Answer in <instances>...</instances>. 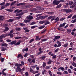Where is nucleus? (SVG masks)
<instances>
[{
  "label": "nucleus",
  "mask_w": 76,
  "mask_h": 76,
  "mask_svg": "<svg viewBox=\"0 0 76 76\" xmlns=\"http://www.w3.org/2000/svg\"><path fill=\"white\" fill-rule=\"evenodd\" d=\"M56 18V16L55 15L50 16L48 18L47 20H49L51 19L50 21L52 22L54 20H55V18Z\"/></svg>",
  "instance_id": "nucleus-1"
},
{
  "label": "nucleus",
  "mask_w": 76,
  "mask_h": 76,
  "mask_svg": "<svg viewBox=\"0 0 76 76\" xmlns=\"http://www.w3.org/2000/svg\"><path fill=\"white\" fill-rule=\"evenodd\" d=\"M60 3V1H57V0H55L53 1V4L54 6L56 5H58Z\"/></svg>",
  "instance_id": "nucleus-2"
},
{
  "label": "nucleus",
  "mask_w": 76,
  "mask_h": 76,
  "mask_svg": "<svg viewBox=\"0 0 76 76\" xmlns=\"http://www.w3.org/2000/svg\"><path fill=\"white\" fill-rule=\"evenodd\" d=\"M64 12H66V13H70L72 12V10L71 9H64Z\"/></svg>",
  "instance_id": "nucleus-3"
},
{
  "label": "nucleus",
  "mask_w": 76,
  "mask_h": 76,
  "mask_svg": "<svg viewBox=\"0 0 76 76\" xmlns=\"http://www.w3.org/2000/svg\"><path fill=\"white\" fill-rule=\"evenodd\" d=\"M35 37V40H36V41H38L37 40H41V38H44V37H42L39 38V36H36Z\"/></svg>",
  "instance_id": "nucleus-4"
},
{
  "label": "nucleus",
  "mask_w": 76,
  "mask_h": 76,
  "mask_svg": "<svg viewBox=\"0 0 76 76\" xmlns=\"http://www.w3.org/2000/svg\"><path fill=\"white\" fill-rule=\"evenodd\" d=\"M60 36H57L55 37V38L53 39V41H57L58 39H60Z\"/></svg>",
  "instance_id": "nucleus-5"
},
{
  "label": "nucleus",
  "mask_w": 76,
  "mask_h": 76,
  "mask_svg": "<svg viewBox=\"0 0 76 76\" xmlns=\"http://www.w3.org/2000/svg\"><path fill=\"white\" fill-rule=\"evenodd\" d=\"M16 42H17L16 40H14L9 43V44L10 45H13V44H15L16 43Z\"/></svg>",
  "instance_id": "nucleus-6"
},
{
  "label": "nucleus",
  "mask_w": 76,
  "mask_h": 76,
  "mask_svg": "<svg viewBox=\"0 0 76 76\" xmlns=\"http://www.w3.org/2000/svg\"><path fill=\"white\" fill-rule=\"evenodd\" d=\"M47 39H41V40L39 42H40V43L42 44V42L46 41H47Z\"/></svg>",
  "instance_id": "nucleus-7"
},
{
  "label": "nucleus",
  "mask_w": 76,
  "mask_h": 76,
  "mask_svg": "<svg viewBox=\"0 0 76 76\" xmlns=\"http://www.w3.org/2000/svg\"><path fill=\"white\" fill-rule=\"evenodd\" d=\"M37 10H44V8L42 7H37Z\"/></svg>",
  "instance_id": "nucleus-8"
},
{
  "label": "nucleus",
  "mask_w": 76,
  "mask_h": 76,
  "mask_svg": "<svg viewBox=\"0 0 76 76\" xmlns=\"http://www.w3.org/2000/svg\"><path fill=\"white\" fill-rule=\"evenodd\" d=\"M23 29L26 32H29V30L28 29V28H27V27H23Z\"/></svg>",
  "instance_id": "nucleus-9"
},
{
  "label": "nucleus",
  "mask_w": 76,
  "mask_h": 76,
  "mask_svg": "<svg viewBox=\"0 0 76 76\" xmlns=\"http://www.w3.org/2000/svg\"><path fill=\"white\" fill-rule=\"evenodd\" d=\"M66 24V23H64L62 24H60L59 25V28H61L62 27L64 26Z\"/></svg>",
  "instance_id": "nucleus-10"
},
{
  "label": "nucleus",
  "mask_w": 76,
  "mask_h": 76,
  "mask_svg": "<svg viewBox=\"0 0 76 76\" xmlns=\"http://www.w3.org/2000/svg\"><path fill=\"white\" fill-rule=\"evenodd\" d=\"M27 19H29V20H31V19H32L33 18V17H32V15H29L27 16Z\"/></svg>",
  "instance_id": "nucleus-11"
},
{
  "label": "nucleus",
  "mask_w": 76,
  "mask_h": 76,
  "mask_svg": "<svg viewBox=\"0 0 76 76\" xmlns=\"http://www.w3.org/2000/svg\"><path fill=\"white\" fill-rule=\"evenodd\" d=\"M15 66L17 67V68H18L19 67H20V66H22V64H15Z\"/></svg>",
  "instance_id": "nucleus-12"
},
{
  "label": "nucleus",
  "mask_w": 76,
  "mask_h": 76,
  "mask_svg": "<svg viewBox=\"0 0 76 76\" xmlns=\"http://www.w3.org/2000/svg\"><path fill=\"white\" fill-rule=\"evenodd\" d=\"M48 16V15H46L44 16H41V18L42 19H45L47 18Z\"/></svg>",
  "instance_id": "nucleus-13"
},
{
  "label": "nucleus",
  "mask_w": 76,
  "mask_h": 76,
  "mask_svg": "<svg viewBox=\"0 0 76 76\" xmlns=\"http://www.w3.org/2000/svg\"><path fill=\"white\" fill-rule=\"evenodd\" d=\"M24 14V12H21L20 13V14H16V16H22Z\"/></svg>",
  "instance_id": "nucleus-14"
},
{
  "label": "nucleus",
  "mask_w": 76,
  "mask_h": 76,
  "mask_svg": "<svg viewBox=\"0 0 76 76\" xmlns=\"http://www.w3.org/2000/svg\"><path fill=\"white\" fill-rule=\"evenodd\" d=\"M5 29L4 30L3 32H6V31H7L9 30V28L8 27H5Z\"/></svg>",
  "instance_id": "nucleus-15"
},
{
  "label": "nucleus",
  "mask_w": 76,
  "mask_h": 76,
  "mask_svg": "<svg viewBox=\"0 0 76 76\" xmlns=\"http://www.w3.org/2000/svg\"><path fill=\"white\" fill-rule=\"evenodd\" d=\"M67 31L68 34H70V33H71V32H72V29L70 28L67 29Z\"/></svg>",
  "instance_id": "nucleus-16"
},
{
  "label": "nucleus",
  "mask_w": 76,
  "mask_h": 76,
  "mask_svg": "<svg viewBox=\"0 0 76 76\" xmlns=\"http://www.w3.org/2000/svg\"><path fill=\"white\" fill-rule=\"evenodd\" d=\"M45 26H41L39 27L38 28L39 29H43V28H45Z\"/></svg>",
  "instance_id": "nucleus-17"
},
{
  "label": "nucleus",
  "mask_w": 76,
  "mask_h": 76,
  "mask_svg": "<svg viewBox=\"0 0 76 76\" xmlns=\"http://www.w3.org/2000/svg\"><path fill=\"white\" fill-rule=\"evenodd\" d=\"M2 46H4L6 47H7V46L8 45V44L7 43H2L1 44Z\"/></svg>",
  "instance_id": "nucleus-18"
},
{
  "label": "nucleus",
  "mask_w": 76,
  "mask_h": 76,
  "mask_svg": "<svg viewBox=\"0 0 76 76\" xmlns=\"http://www.w3.org/2000/svg\"><path fill=\"white\" fill-rule=\"evenodd\" d=\"M25 3H20L19 4H18L17 5V6H21V5H25Z\"/></svg>",
  "instance_id": "nucleus-19"
},
{
  "label": "nucleus",
  "mask_w": 76,
  "mask_h": 76,
  "mask_svg": "<svg viewBox=\"0 0 76 76\" xmlns=\"http://www.w3.org/2000/svg\"><path fill=\"white\" fill-rule=\"evenodd\" d=\"M71 23H75L76 22V18L74 19L73 20H72L71 22Z\"/></svg>",
  "instance_id": "nucleus-20"
},
{
  "label": "nucleus",
  "mask_w": 76,
  "mask_h": 76,
  "mask_svg": "<svg viewBox=\"0 0 76 76\" xmlns=\"http://www.w3.org/2000/svg\"><path fill=\"white\" fill-rule=\"evenodd\" d=\"M17 1H14L12 3L10 4V6H12L13 5H14V4H15V3H16Z\"/></svg>",
  "instance_id": "nucleus-21"
},
{
  "label": "nucleus",
  "mask_w": 76,
  "mask_h": 76,
  "mask_svg": "<svg viewBox=\"0 0 76 76\" xmlns=\"http://www.w3.org/2000/svg\"><path fill=\"white\" fill-rule=\"evenodd\" d=\"M61 7V4H59L57 5V6L56 7V9H59V8H60Z\"/></svg>",
  "instance_id": "nucleus-22"
},
{
  "label": "nucleus",
  "mask_w": 76,
  "mask_h": 76,
  "mask_svg": "<svg viewBox=\"0 0 76 76\" xmlns=\"http://www.w3.org/2000/svg\"><path fill=\"white\" fill-rule=\"evenodd\" d=\"M38 26H32L31 27V29H34L35 28H38Z\"/></svg>",
  "instance_id": "nucleus-23"
},
{
  "label": "nucleus",
  "mask_w": 76,
  "mask_h": 76,
  "mask_svg": "<svg viewBox=\"0 0 76 76\" xmlns=\"http://www.w3.org/2000/svg\"><path fill=\"white\" fill-rule=\"evenodd\" d=\"M19 25L21 26H25V24L23 23H20Z\"/></svg>",
  "instance_id": "nucleus-24"
},
{
  "label": "nucleus",
  "mask_w": 76,
  "mask_h": 76,
  "mask_svg": "<svg viewBox=\"0 0 76 76\" xmlns=\"http://www.w3.org/2000/svg\"><path fill=\"white\" fill-rule=\"evenodd\" d=\"M20 41L18 42L15 43V45H19L20 44Z\"/></svg>",
  "instance_id": "nucleus-25"
},
{
  "label": "nucleus",
  "mask_w": 76,
  "mask_h": 76,
  "mask_svg": "<svg viewBox=\"0 0 76 76\" xmlns=\"http://www.w3.org/2000/svg\"><path fill=\"white\" fill-rule=\"evenodd\" d=\"M14 20V19L11 18L9 20L8 22H13V21Z\"/></svg>",
  "instance_id": "nucleus-26"
},
{
  "label": "nucleus",
  "mask_w": 76,
  "mask_h": 76,
  "mask_svg": "<svg viewBox=\"0 0 76 76\" xmlns=\"http://www.w3.org/2000/svg\"><path fill=\"white\" fill-rule=\"evenodd\" d=\"M16 30L17 31H20L21 30V28L19 27H17L16 28Z\"/></svg>",
  "instance_id": "nucleus-27"
},
{
  "label": "nucleus",
  "mask_w": 76,
  "mask_h": 76,
  "mask_svg": "<svg viewBox=\"0 0 76 76\" xmlns=\"http://www.w3.org/2000/svg\"><path fill=\"white\" fill-rule=\"evenodd\" d=\"M39 59H42L44 60L45 58V56H42L39 58Z\"/></svg>",
  "instance_id": "nucleus-28"
},
{
  "label": "nucleus",
  "mask_w": 76,
  "mask_h": 76,
  "mask_svg": "<svg viewBox=\"0 0 76 76\" xmlns=\"http://www.w3.org/2000/svg\"><path fill=\"white\" fill-rule=\"evenodd\" d=\"M28 48H26V49H24L23 50H22V51L23 52L24 51H28Z\"/></svg>",
  "instance_id": "nucleus-29"
},
{
  "label": "nucleus",
  "mask_w": 76,
  "mask_h": 76,
  "mask_svg": "<svg viewBox=\"0 0 76 76\" xmlns=\"http://www.w3.org/2000/svg\"><path fill=\"white\" fill-rule=\"evenodd\" d=\"M5 5H3L1 6V9H0V10H1L2 9H4L5 8Z\"/></svg>",
  "instance_id": "nucleus-30"
},
{
  "label": "nucleus",
  "mask_w": 76,
  "mask_h": 76,
  "mask_svg": "<svg viewBox=\"0 0 76 76\" xmlns=\"http://www.w3.org/2000/svg\"><path fill=\"white\" fill-rule=\"evenodd\" d=\"M45 66H46V63L45 62H43V64L42 65V67L44 68L45 67Z\"/></svg>",
  "instance_id": "nucleus-31"
},
{
  "label": "nucleus",
  "mask_w": 76,
  "mask_h": 76,
  "mask_svg": "<svg viewBox=\"0 0 76 76\" xmlns=\"http://www.w3.org/2000/svg\"><path fill=\"white\" fill-rule=\"evenodd\" d=\"M46 72H47V71L45 69H44L43 71L42 72V74L44 75V74H45V73Z\"/></svg>",
  "instance_id": "nucleus-32"
},
{
  "label": "nucleus",
  "mask_w": 76,
  "mask_h": 76,
  "mask_svg": "<svg viewBox=\"0 0 76 76\" xmlns=\"http://www.w3.org/2000/svg\"><path fill=\"white\" fill-rule=\"evenodd\" d=\"M1 38H5L6 37V35L4 34H2L0 36Z\"/></svg>",
  "instance_id": "nucleus-33"
},
{
  "label": "nucleus",
  "mask_w": 76,
  "mask_h": 76,
  "mask_svg": "<svg viewBox=\"0 0 76 76\" xmlns=\"http://www.w3.org/2000/svg\"><path fill=\"white\" fill-rule=\"evenodd\" d=\"M49 60V61L47 62V64H51V63L52 61L51 60Z\"/></svg>",
  "instance_id": "nucleus-34"
},
{
  "label": "nucleus",
  "mask_w": 76,
  "mask_h": 76,
  "mask_svg": "<svg viewBox=\"0 0 76 76\" xmlns=\"http://www.w3.org/2000/svg\"><path fill=\"white\" fill-rule=\"evenodd\" d=\"M40 24H43L44 23H45V21H41L39 22Z\"/></svg>",
  "instance_id": "nucleus-35"
},
{
  "label": "nucleus",
  "mask_w": 76,
  "mask_h": 76,
  "mask_svg": "<svg viewBox=\"0 0 76 76\" xmlns=\"http://www.w3.org/2000/svg\"><path fill=\"white\" fill-rule=\"evenodd\" d=\"M7 11V12H13V10H12L11 9H7L6 10Z\"/></svg>",
  "instance_id": "nucleus-36"
},
{
  "label": "nucleus",
  "mask_w": 76,
  "mask_h": 76,
  "mask_svg": "<svg viewBox=\"0 0 76 76\" xmlns=\"http://www.w3.org/2000/svg\"><path fill=\"white\" fill-rule=\"evenodd\" d=\"M14 38H15V39H20V38H21V37H14Z\"/></svg>",
  "instance_id": "nucleus-37"
},
{
  "label": "nucleus",
  "mask_w": 76,
  "mask_h": 76,
  "mask_svg": "<svg viewBox=\"0 0 76 76\" xmlns=\"http://www.w3.org/2000/svg\"><path fill=\"white\" fill-rule=\"evenodd\" d=\"M68 45H69V44L68 43H66L64 45V47L66 48V47H67Z\"/></svg>",
  "instance_id": "nucleus-38"
},
{
  "label": "nucleus",
  "mask_w": 76,
  "mask_h": 76,
  "mask_svg": "<svg viewBox=\"0 0 76 76\" xmlns=\"http://www.w3.org/2000/svg\"><path fill=\"white\" fill-rule=\"evenodd\" d=\"M33 41H34V39H31L29 42V43H31V42H33Z\"/></svg>",
  "instance_id": "nucleus-39"
},
{
  "label": "nucleus",
  "mask_w": 76,
  "mask_h": 76,
  "mask_svg": "<svg viewBox=\"0 0 76 76\" xmlns=\"http://www.w3.org/2000/svg\"><path fill=\"white\" fill-rule=\"evenodd\" d=\"M33 10L34 11V12H36V13H37V10L36 8H34L33 9Z\"/></svg>",
  "instance_id": "nucleus-40"
},
{
  "label": "nucleus",
  "mask_w": 76,
  "mask_h": 76,
  "mask_svg": "<svg viewBox=\"0 0 76 76\" xmlns=\"http://www.w3.org/2000/svg\"><path fill=\"white\" fill-rule=\"evenodd\" d=\"M6 4V3L4 2L3 3H1L0 4V5L1 6H3V5H4Z\"/></svg>",
  "instance_id": "nucleus-41"
},
{
  "label": "nucleus",
  "mask_w": 76,
  "mask_h": 76,
  "mask_svg": "<svg viewBox=\"0 0 76 76\" xmlns=\"http://www.w3.org/2000/svg\"><path fill=\"white\" fill-rule=\"evenodd\" d=\"M69 6V3H67L66 4V5L64 6V7H68V6Z\"/></svg>",
  "instance_id": "nucleus-42"
},
{
  "label": "nucleus",
  "mask_w": 76,
  "mask_h": 76,
  "mask_svg": "<svg viewBox=\"0 0 76 76\" xmlns=\"http://www.w3.org/2000/svg\"><path fill=\"white\" fill-rule=\"evenodd\" d=\"M69 5H72L73 4V1H70L69 2Z\"/></svg>",
  "instance_id": "nucleus-43"
},
{
  "label": "nucleus",
  "mask_w": 76,
  "mask_h": 76,
  "mask_svg": "<svg viewBox=\"0 0 76 76\" xmlns=\"http://www.w3.org/2000/svg\"><path fill=\"white\" fill-rule=\"evenodd\" d=\"M17 69H18V72H22V70H21V69H20V67L17 68Z\"/></svg>",
  "instance_id": "nucleus-44"
},
{
  "label": "nucleus",
  "mask_w": 76,
  "mask_h": 76,
  "mask_svg": "<svg viewBox=\"0 0 76 76\" xmlns=\"http://www.w3.org/2000/svg\"><path fill=\"white\" fill-rule=\"evenodd\" d=\"M72 14H71L69 16H68L67 17V19H69V18H72Z\"/></svg>",
  "instance_id": "nucleus-45"
},
{
  "label": "nucleus",
  "mask_w": 76,
  "mask_h": 76,
  "mask_svg": "<svg viewBox=\"0 0 76 76\" xmlns=\"http://www.w3.org/2000/svg\"><path fill=\"white\" fill-rule=\"evenodd\" d=\"M22 11V10H20L18 11V12H16V14H20V12H21Z\"/></svg>",
  "instance_id": "nucleus-46"
},
{
  "label": "nucleus",
  "mask_w": 76,
  "mask_h": 76,
  "mask_svg": "<svg viewBox=\"0 0 76 76\" xmlns=\"http://www.w3.org/2000/svg\"><path fill=\"white\" fill-rule=\"evenodd\" d=\"M6 50V48H2L1 49V50L2 51H4Z\"/></svg>",
  "instance_id": "nucleus-47"
},
{
  "label": "nucleus",
  "mask_w": 76,
  "mask_h": 76,
  "mask_svg": "<svg viewBox=\"0 0 76 76\" xmlns=\"http://www.w3.org/2000/svg\"><path fill=\"white\" fill-rule=\"evenodd\" d=\"M10 4V3H7L6 4L5 6H9Z\"/></svg>",
  "instance_id": "nucleus-48"
},
{
  "label": "nucleus",
  "mask_w": 76,
  "mask_h": 76,
  "mask_svg": "<svg viewBox=\"0 0 76 76\" xmlns=\"http://www.w3.org/2000/svg\"><path fill=\"white\" fill-rule=\"evenodd\" d=\"M48 72H49V73L50 75V76H52V74H51V71L49 70L48 71Z\"/></svg>",
  "instance_id": "nucleus-49"
},
{
  "label": "nucleus",
  "mask_w": 76,
  "mask_h": 76,
  "mask_svg": "<svg viewBox=\"0 0 76 76\" xmlns=\"http://www.w3.org/2000/svg\"><path fill=\"white\" fill-rule=\"evenodd\" d=\"M72 65L74 67H76V63H74V62L72 63Z\"/></svg>",
  "instance_id": "nucleus-50"
},
{
  "label": "nucleus",
  "mask_w": 76,
  "mask_h": 76,
  "mask_svg": "<svg viewBox=\"0 0 76 76\" xmlns=\"http://www.w3.org/2000/svg\"><path fill=\"white\" fill-rule=\"evenodd\" d=\"M68 71L69 73H72V70L70 69H69Z\"/></svg>",
  "instance_id": "nucleus-51"
},
{
  "label": "nucleus",
  "mask_w": 76,
  "mask_h": 76,
  "mask_svg": "<svg viewBox=\"0 0 76 76\" xmlns=\"http://www.w3.org/2000/svg\"><path fill=\"white\" fill-rule=\"evenodd\" d=\"M57 75H62V73H61V72H57Z\"/></svg>",
  "instance_id": "nucleus-52"
},
{
  "label": "nucleus",
  "mask_w": 76,
  "mask_h": 76,
  "mask_svg": "<svg viewBox=\"0 0 76 76\" xmlns=\"http://www.w3.org/2000/svg\"><path fill=\"white\" fill-rule=\"evenodd\" d=\"M46 31H47L46 29H44L43 31L41 32V33L44 34V33H45V32Z\"/></svg>",
  "instance_id": "nucleus-53"
},
{
  "label": "nucleus",
  "mask_w": 76,
  "mask_h": 76,
  "mask_svg": "<svg viewBox=\"0 0 76 76\" xmlns=\"http://www.w3.org/2000/svg\"><path fill=\"white\" fill-rule=\"evenodd\" d=\"M35 23H36L35 22H33L30 23V25H35Z\"/></svg>",
  "instance_id": "nucleus-54"
},
{
  "label": "nucleus",
  "mask_w": 76,
  "mask_h": 76,
  "mask_svg": "<svg viewBox=\"0 0 76 76\" xmlns=\"http://www.w3.org/2000/svg\"><path fill=\"white\" fill-rule=\"evenodd\" d=\"M65 19V18H62L60 19V21H63L64 20V19Z\"/></svg>",
  "instance_id": "nucleus-55"
},
{
  "label": "nucleus",
  "mask_w": 76,
  "mask_h": 76,
  "mask_svg": "<svg viewBox=\"0 0 76 76\" xmlns=\"http://www.w3.org/2000/svg\"><path fill=\"white\" fill-rule=\"evenodd\" d=\"M2 75H4V76H6V73L2 71Z\"/></svg>",
  "instance_id": "nucleus-56"
},
{
  "label": "nucleus",
  "mask_w": 76,
  "mask_h": 76,
  "mask_svg": "<svg viewBox=\"0 0 76 76\" xmlns=\"http://www.w3.org/2000/svg\"><path fill=\"white\" fill-rule=\"evenodd\" d=\"M73 42H71L70 44V45H71V47H73Z\"/></svg>",
  "instance_id": "nucleus-57"
},
{
  "label": "nucleus",
  "mask_w": 76,
  "mask_h": 76,
  "mask_svg": "<svg viewBox=\"0 0 76 76\" xmlns=\"http://www.w3.org/2000/svg\"><path fill=\"white\" fill-rule=\"evenodd\" d=\"M41 17H39L37 18V20H39V19H41Z\"/></svg>",
  "instance_id": "nucleus-58"
},
{
  "label": "nucleus",
  "mask_w": 76,
  "mask_h": 76,
  "mask_svg": "<svg viewBox=\"0 0 76 76\" xmlns=\"http://www.w3.org/2000/svg\"><path fill=\"white\" fill-rule=\"evenodd\" d=\"M59 1V3H60L61 2H62V3H63L64 2H65V1L64 0H60V1Z\"/></svg>",
  "instance_id": "nucleus-59"
},
{
  "label": "nucleus",
  "mask_w": 76,
  "mask_h": 76,
  "mask_svg": "<svg viewBox=\"0 0 76 76\" xmlns=\"http://www.w3.org/2000/svg\"><path fill=\"white\" fill-rule=\"evenodd\" d=\"M61 45V43H59L57 47H60Z\"/></svg>",
  "instance_id": "nucleus-60"
},
{
  "label": "nucleus",
  "mask_w": 76,
  "mask_h": 76,
  "mask_svg": "<svg viewBox=\"0 0 76 76\" xmlns=\"http://www.w3.org/2000/svg\"><path fill=\"white\" fill-rule=\"evenodd\" d=\"M76 59V56H75L73 58V61H75Z\"/></svg>",
  "instance_id": "nucleus-61"
},
{
  "label": "nucleus",
  "mask_w": 76,
  "mask_h": 76,
  "mask_svg": "<svg viewBox=\"0 0 76 76\" xmlns=\"http://www.w3.org/2000/svg\"><path fill=\"white\" fill-rule=\"evenodd\" d=\"M3 16H0V20H3Z\"/></svg>",
  "instance_id": "nucleus-62"
},
{
  "label": "nucleus",
  "mask_w": 76,
  "mask_h": 76,
  "mask_svg": "<svg viewBox=\"0 0 76 76\" xmlns=\"http://www.w3.org/2000/svg\"><path fill=\"white\" fill-rule=\"evenodd\" d=\"M50 66H46L45 67L46 69H50Z\"/></svg>",
  "instance_id": "nucleus-63"
},
{
  "label": "nucleus",
  "mask_w": 76,
  "mask_h": 76,
  "mask_svg": "<svg viewBox=\"0 0 76 76\" xmlns=\"http://www.w3.org/2000/svg\"><path fill=\"white\" fill-rule=\"evenodd\" d=\"M76 18V15H75L72 17V19H75V18Z\"/></svg>",
  "instance_id": "nucleus-64"
}]
</instances>
